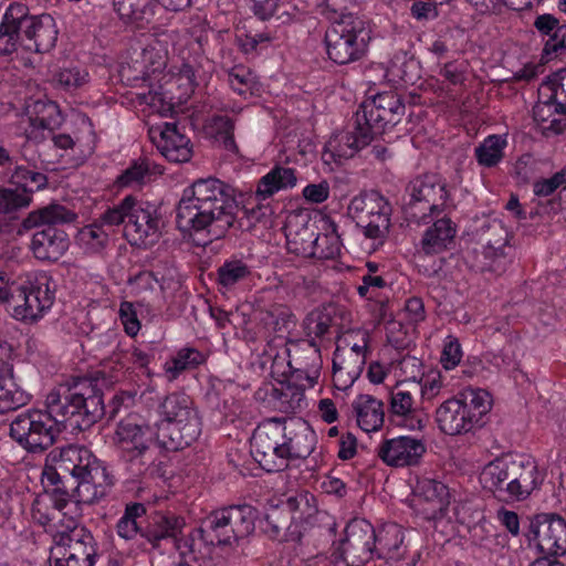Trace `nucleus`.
Returning <instances> with one entry per match:
<instances>
[{"mask_svg":"<svg viewBox=\"0 0 566 566\" xmlns=\"http://www.w3.org/2000/svg\"><path fill=\"white\" fill-rule=\"evenodd\" d=\"M405 114V105L400 97L391 92L380 93L365 101L355 113L357 125L366 126L375 138L388 127L398 124Z\"/></svg>","mask_w":566,"mask_h":566,"instance_id":"obj_15","label":"nucleus"},{"mask_svg":"<svg viewBox=\"0 0 566 566\" xmlns=\"http://www.w3.org/2000/svg\"><path fill=\"white\" fill-rule=\"evenodd\" d=\"M507 140L503 135L488 136L476 148L475 158L479 165L484 167H493L497 165L503 156Z\"/></svg>","mask_w":566,"mask_h":566,"instance_id":"obj_45","label":"nucleus"},{"mask_svg":"<svg viewBox=\"0 0 566 566\" xmlns=\"http://www.w3.org/2000/svg\"><path fill=\"white\" fill-rule=\"evenodd\" d=\"M374 137L366 126L357 125L356 118L347 130L335 134L325 146V154H329L337 161L354 157L360 149L373 142Z\"/></svg>","mask_w":566,"mask_h":566,"instance_id":"obj_25","label":"nucleus"},{"mask_svg":"<svg viewBox=\"0 0 566 566\" xmlns=\"http://www.w3.org/2000/svg\"><path fill=\"white\" fill-rule=\"evenodd\" d=\"M151 0H114V9L125 22L139 21L144 18Z\"/></svg>","mask_w":566,"mask_h":566,"instance_id":"obj_59","label":"nucleus"},{"mask_svg":"<svg viewBox=\"0 0 566 566\" xmlns=\"http://www.w3.org/2000/svg\"><path fill=\"white\" fill-rule=\"evenodd\" d=\"M71 506H75L66 492L60 486H54L52 492H45L35 497L31 507L32 520L43 527H52L62 517H67L74 522V512Z\"/></svg>","mask_w":566,"mask_h":566,"instance_id":"obj_20","label":"nucleus"},{"mask_svg":"<svg viewBox=\"0 0 566 566\" xmlns=\"http://www.w3.org/2000/svg\"><path fill=\"white\" fill-rule=\"evenodd\" d=\"M102 221L109 227L123 224L126 240L139 248L154 245L161 235L163 222L157 209L130 195L108 208L102 214Z\"/></svg>","mask_w":566,"mask_h":566,"instance_id":"obj_4","label":"nucleus"},{"mask_svg":"<svg viewBox=\"0 0 566 566\" xmlns=\"http://www.w3.org/2000/svg\"><path fill=\"white\" fill-rule=\"evenodd\" d=\"M205 360L203 355L190 347L180 349L167 360L164 365V369L167 378L171 381L175 380L182 371L191 368H196Z\"/></svg>","mask_w":566,"mask_h":566,"instance_id":"obj_43","label":"nucleus"},{"mask_svg":"<svg viewBox=\"0 0 566 566\" xmlns=\"http://www.w3.org/2000/svg\"><path fill=\"white\" fill-rule=\"evenodd\" d=\"M375 557L387 562H398L408 552L406 533L397 523L382 524L375 530Z\"/></svg>","mask_w":566,"mask_h":566,"instance_id":"obj_29","label":"nucleus"},{"mask_svg":"<svg viewBox=\"0 0 566 566\" xmlns=\"http://www.w3.org/2000/svg\"><path fill=\"white\" fill-rule=\"evenodd\" d=\"M455 233L457 229L451 219H438L424 231L420 249L427 255L441 253L452 243Z\"/></svg>","mask_w":566,"mask_h":566,"instance_id":"obj_31","label":"nucleus"},{"mask_svg":"<svg viewBox=\"0 0 566 566\" xmlns=\"http://www.w3.org/2000/svg\"><path fill=\"white\" fill-rule=\"evenodd\" d=\"M31 198L18 189H0V232L6 223L4 216L15 209L29 206Z\"/></svg>","mask_w":566,"mask_h":566,"instance_id":"obj_56","label":"nucleus"},{"mask_svg":"<svg viewBox=\"0 0 566 566\" xmlns=\"http://www.w3.org/2000/svg\"><path fill=\"white\" fill-rule=\"evenodd\" d=\"M252 275V269L241 259L226 260L217 270V281L224 291L233 290Z\"/></svg>","mask_w":566,"mask_h":566,"instance_id":"obj_40","label":"nucleus"},{"mask_svg":"<svg viewBox=\"0 0 566 566\" xmlns=\"http://www.w3.org/2000/svg\"><path fill=\"white\" fill-rule=\"evenodd\" d=\"M418 387L416 382H399L391 388L389 416L396 427L410 431H420L426 427L428 415L416 401Z\"/></svg>","mask_w":566,"mask_h":566,"instance_id":"obj_17","label":"nucleus"},{"mask_svg":"<svg viewBox=\"0 0 566 566\" xmlns=\"http://www.w3.org/2000/svg\"><path fill=\"white\" fill-rule=\"evenodd\" d=\"M174 544L176 549L179 552L180 566H196L195 564L198 562V555L195 552V543L190 536H182L174 539Z\"/></svg>","mask_w":566,"mask_h":566,"instance_id":"obj_64","label":"nucleus"},{"mask_svg":"<svg viewBox=\"0 0 566 566\" xmlns=\"http://www.w3.org/2000/svg\"><path fill=\"white\" fill-rule=\"evenodd\" d=\"M75 479L77 480V485L72 499L70 497L75 505L70 507L74 512V518L80 515L78 504H92L98 501L106 495L107 490L113 484V476L107 472L102 462Z\"/></svg>","mask_w":566,"mask_h":566,"instance_id":"obj_23","label":"nucleus"},{"mask_svg":"<svg viewBox=\"0 0 566 566\" xmlns=\"http://www.w3.org/2000/svg\"><path fill=\"white\" fill-rule=\"evenodd\" d=\"M289 366L292 371L300 374V378L304 377L311 386H314L322 368L321 352L316 343L294 344L293 348L289 349Z\"/></svg>","mask_w":566,"mask_h":566,"instance_id":"obj_30","label":"nucleus"},{"mask_svg":"<svg viewBox=\"0 0 566 566\" xmlns=\"http://www.w3.org/2000/svg\"><path fill=\"white\" fill-rule=\"evenodd\" d=\"M530 541L542 553L566 554V521L558 514L541 513L530 523Z\"/></svg>","mask_w":566,"mask_h":566,"instance_id":"obj_19","label":"nucleus"},{"mask_svg":"<svg viewBox=\"0 0 566 566\" xmlns=\"http://www.w3.org/2000/svg\"><path fill=\"white\" fill-rule=\"evenodd\" d=\"M228 83L235 93L244 98L259 95L261 91L255 74L243 65H237L228 72Z\"/></svg>","mask_w":566,"mask_h":566,"instance_id":"obj_44","label":"nucleus"},{"mask_svg":"<svg viewBox=\"0 0 566 566\" xmlns=\"http://www.w3.org/2000/svg\"><path fill=\"white\" fill-rule=\"evenodd\" d=\"M149 138L158 151L171 163H186L191 158L190 139L174 123L150 127Z\"/></svg>","mask_w":566,"mask_h":566,"instance_id":"obj_22","label":"nucleus"},{"mask_svg":"<svg viewBox=\"0 0 566 566\" xmlns=\"http://www.w3.org/2000/svg\"><path fill=\"white\" fill-rule=\"evenodd\" d=\"M76 219V214L61 205H50L36 211H32L22 221L25 230L45 226L55 227L56 224L71 223Z\"/></svg>","mask_w":566,"mask_h":566,"instance_id":"obj_36","label":"nucleus"},{"mask_svg":"<svg viewBox=\"0 0 566 566\" xmlns=\"http://www.w3.org/2000/svg\"><path fill=\"white\" fill-rule=\"evenodd\" d=\"M426 453V444L421 439L399 436L387 439L377 448V455L388 467L405 468L419 463Z\"/></svg>","mask_w":566,"mask_h":566,"instance_id":"obj_21","label":"nucleus"},{"mask_svg":"<svg viewBox=\"0 0 566 566\" xmlns=\"http://www.w3.org/2000/svg\"><path fill=\"white\" fill-rule=\"evenodd\" d=\"M104 227L109 226L102 221L101 216L96 222L87 224L78 230L75 237V243L85 253L95 254L102 252L109 241V233L104 229Z\"/></svg>","mask_w":566,"mask_h":566,"instance_id":"obj_39","label":"nucleus"},{"mask_svg":"<svg viewBox=\"0 0 566 566\" xmlns=\"http://www.w3.org/2000/svg\"><path fill=\"white\" fill-rule=\"evenodd\" d=\"M446 182L434 174H426L410 181L407 187L409 201L407 213L413 220H423L428 216L440 213L448 201Z\"/></svg>","mask_w":566,"mask_h":566,"instance_id":"obj_13","label":"nucleus"},{"mask_svg":"<svg viewBox=\"0 0 566 566\" xmlns=\"http://www.w3.org/2000/svg\"><path fill=\"white\" fill-rule=\"evenodd\" d=\"M156 439V433L138 413H129L116 426L114 441L128 461L142 460Z\"/></svg>","mask_w":566,"mask_h":566,"instance_id":"obj_18","label":"nucleus"},{"mask_svg":"<svg viewBox=\"0 0 566 566\" xmlns=\"http://www.w3.org/2000/svg\"><path fill=\"white\" fill-rule=\"evenodd\" d=\"M266 326H270L275 333H284L294 326V316L290 308L282 305H273L268 310L262 318Z\"/></svg>","mask_w":566,"mask_h":566,"instance_id":"obj_57","label":"nucleus"},{"mask_svg":"<svg viewBox=\"0 0 566 566\" xmlns=\"http://www.w3.org/2000/svg\"><path fill=\"white\" fill-rule=\"evenodd\" d=\"M419 496L430 504L431 517L441 515L449 504L448 488L440 481L424 479L418 484Z\"/></svg>","mask_w":566,"mask_h":566,"instance_id":"obj_41","label":"nucleus"},{"mask_svg":"<svg viewBox=\"0 0 566 566\" xmlns=\"http://www.w3.org/2000/svg\"><path fill=\"white\" fill-rule=\"evenodd\" d=\"M462 402L465 403V409H469L470 415L476 426L481 424V420L492 407L491 396L488 391L479 388H470L461 394Z\"/></svg>","mask_w":566,"mask_h":566,"instance_id":"obj_50","label":"nucleus"},{"mask_svg":"<svg viewBox=\"0 0 566 566\" xmlns=\"http://www.w3.org/2000/svg\"><path fill=\"white\" fill-rule=\"evenodd\" d=\"M235 210V201L223 182L214 178L199 179L184 190L176 221L182 231H206L214 240L233 226Z\"/></svg>","mask_w":566,"mask_h":566,"instance_id":"obj_1","label":"nucleus"},{"mask_svg":"<svg viewBox=\"0 0 566 566\" xmlns=\"http://www.w3.org/2000/svg\"><path fill=\"white\" fill-rule=\"evenodd\" d=\"M6 14L9 19V27L19 35V42L22 46L27 43L31 29L34 28V15L29 13V9L23 3L11 4Z\"/></svg>","mask_w":566,"mask_h":566,"instance_id":"obj_47","label":"nucleus"},{"mask_svg":"<svg viewBox=\"0 0 566 566\" xmlns=\"http://www.w3.org/2000/svg\"><path fill=\"white\" fill-rule=\"evenodd\" d=\"M375 528L364 518L352 520L333 544L331 566H361L375 557Z\"/></svg>","mask_w":566,"mask_h":566,"instance_id":"obj_8","label":"nucleus"},{"mask_svg":"<svg viewBox=\"0 0 566 566\" xmlns=\"http://www.w3.org/2000/svg\"><path fill=\"white\" fill-rule=\"evenodd\" d=\"M534 28L542 36H546L543 55L549 56L566 49V24H560L553 14L544 13L536 17Z\"/></svg>","mask_w":566,"mask_h":566,"instance_id":"obj_34","label":"nucleus"},{"mask_svg":"<svg viewBox=\"0 0 566 566\" xmlns=\"http://www.w3.org/2000/svg\"><path fill=\"white\" fill-rule=\"evenodd\" d=\"M11 184L20 193H28L31 198L33 192L45 187L46 177L42 172L18 165L11 174Z\"/></svg>","mask_w":566,"mask_h":566,"instance_id":"obj_48","label":"nucleus"},{"mask_svg":"<svg viewBox=\"0 0 566 566\" xmlns=\"http://www.w3.org/2000/svg\"><path fill=\"white\" fill-rule=\"evenodd\" d=\"M255 517V510L248 504L214 511L205 521V539L211 544L232 545L254 531Z\"/></svg>","mask_w":566,"mask_h":566,"instance_id":"obj_7","label":"nucleus"},{"mask_svg":"<svg viewBox=\"0 0 566 566\" xmlns=\"http://www.w3.org/2000/svg\"><path fill=\"white\" fill-rule=\"evenodd\" d=\"M46 415L56 427L70 421L73 428L86 429L95 423L104 412L102 396L87 379L60 384L45 399Z\"/></svg>","mask_w":566,"mask_h":566,"instance_id":"obj_3","label":"nucleus"},{"mask_svg":"<svg viewBox=\"0 0 566 566\" xmlns=\"http://www.w3.org/2000/svg\"><path fill=\"white\" fill-rule=\"evenodd\" d=\"M29 401V395L14 381L13 368L0 370V413L15 410Z\"/></svg>","mask_w":566,"mask_h":566,"instance_id":"obj_37","label":"nucleus"},{"mask_svg":"<svg viewBox=\"0 0 566 566\" xmlns=\"http://www.w3.org/2000/svg\"><path fill=\"white\" fill-rule=\"evenodd\" d=\"M285 431L281 454L286 468L290 459L306 458L313 452L316 434L310 424L300 418L286 420Z\"/></svg>","mask_w":566,"mask_h":566,"instance_id":"obj_24","label":"nucleus"},{"mask_svg":"<svg viewBox=\"0 0 566 566\" xmlns=\"http://www.w3.org/2000/svg\"><path fill=\"white\" fill-rule=\"evenodd\" d=\"M296 181L297 178L294 169L276 166L259 180L255 198L259 201L266 200L279 191L293 188Z\"/></svg>","mask_w":566,"mask_h":566,"instance_id":"obj_33","label":"nucleus"},{"mask_svg":"<svg viewBox=\"0 0 566 566\" xmlns=\"http://www.w3.org/2000/svg\"><path fill=\"white\" fill-rule=\"evenodd\" d=\"M208 133L220 142L226 149L234 150L237 148L233 138V123L226 116H214L207 125Z\"/></svg>","mask_w":566,"mask_h":566,"instance_id":"obj_54","label":"nucleus"},{"mask_svg":"<svg viewBox=\"0 0 566 566\" xmlns=\"http://www.w3.org/2000/svg\"><path fill=\"white\" fill-rule=\"evenodd\" d=\"M559 187L566 188V169L556 172L551 178L537 180L533 190L536 196L547 197Z\"/></svg>","mask_w":566,"mask_h":566,"instance_id":"obj_63","label":"nucleus"},{"mask_svg":"<svg viewBox=\"0 0 566 566\" xmlns=\"http://www.w3.org/2000/svg\"><path fill=\"white\" fill-rule=\"evenodd\" d=\"M367 23L352 13L335 18L325 31L328 57L337 64H348L361 59L370 40Z\"/></svg>","mask_w":566,"mask_h":566,"instance_id":"obj_6","label":"nucleus"},{"mask_svg":"<svg viewBox=\"0 0 566 566\" xmlns=\"http://www.w3.org/2000/svg\"><path fill=\"white\" fill-rule=\"evenodd\" d=\"M559 106L557 103L552 102H538L533 107V118L543 133L552 132L554 134H560L565 129V124L559 117L556 116V112Z\"/></svg>","mask_w":566,"mask_h":566,"instance_id":"obj_49","label":"nucleus"},{"mask_svg":"<svg viewBox=\"0 0 566 566\" xmlns=\"http://www.w3.org/2000/svg\"><path fill=\"white\" fill-rule=\"evenodd\" d=\"M436 422L449 436L463 434L478 427L460 398L443 401L436 410Z\"/></svg>","mask_w":566,"mask_h":566,"instance_id":"obj_26","label":"nucleus"},{"mask_svg":"<svg viewBox=\"0 0 566 566\" xmlns=\"http://www.w3.org/2000/svg\"><path fill=\"white\" fill-rule=\"evenodd\" d=\"M321 230L323 233H315V243L313 258L316 259H334L340 253V239L337 233L336 223L329 218L324 217L321 219Z\"/></svg>","mask_w":566,"mask_h":566,"instance_id":"obj_38","label":"nucleus"},{"mask_svg":"<svg viewBox=\"0 0 566 566\" xmlns=\"http://www.w3.org/2000/svg\"><path fill=\"white\" fill-rule=\"evenodd\" d=\"M503 247L504 243H501L499 247L488 244L483 248L482 256L484 262L481 264V270L491 272H500L504 270L505 254Z\"/></svg>","mask_w":566,"mask_h":566,"instance_id":"obj_61","label":"nucleus"},{"mask_svg":"<svg viewBox=\"0 0 566 566\" xmlns=\"http://www.w3.org/2000/svg\"><path fill=\"white\" fill-rule=\"evenodd\" d=\"M369 338V333L366 329H349L342 335L336 348L348 354L356 353L357 355L367 356Z\"/></svg>","mask_w":566,"mask_h":566,"instance_id":"obj_53","label":"nucleus"},{"mask_svg":"<svg viewBox=\"0 0 566 566\" xmlns=\"http://www.w3.org/2000/svg\"><path fill=\"white\" fill-rule=\"evenodd\" d=\"M543 481L544 474L535 460L526 457L496 458L480 472L483 488L507 503L527 500Z\"/></svg>","mask_w":566,"mask_h":566,"instance_id":"obj_2","label":"nucleus"},{"mask_svg":"<svg viewBox=\"0 0 566 566\" xmlns=\"http://www.w3.org/2000/svg\"><path fill=\"white\" fill-rule=\"evenodd\" d=\"M179 532L180 524L177 518L161 516L157 521L156 526L149 530L144 536L156 546L163 539L171 538L174 541Z\"/></svg>","mask_w":566,"mask_h":566,"instance_id":"obj_58","label":"nucleus"},{"mask_svg":"<svg viewBox=\"0 0 566 566\" xmlns=\"http://www.w3.org/2000/svg\"><path fill=\"white\" fill-rule=\"evenodd\" d=\"M56 83L66 91L81 88L90 81L88 72L77 65L63 67L54 76Z\"/></svg>","mask_w":566,"mask_h":566,"instance_id":"obj_55","label":"nucleus"},{"mask_svg":"<svg viewBox=\"0 0 566 566\" xmlns=\"http://www.w3.org/2000/svg\"><path fill=\"white\" fill-rule=\"evenodd\" d=\"M305 405L304 392L295 387H286L280 392V409L283 412H295Z\"/></svg>","mask_w":566,"mask_h":566,"instance_id":"obj_62","label":"nucleus"},{"mask_svg":"<svg viewBox=\"0 0 566 566\" xmlns=\"http://www.w3.org/2000/svg\"><path fill=\"white\" fill-rule=\"evenodd\" d=\"M357 424L365 432L378 431L385 419L384 403L370 395H359L353 401Z\"/></svg>","mask_w":566,"mask_h":566,"instance_id":"obj_32","label":"nucleus"},{"mask_svg":"<svg viewBox=\"0 0 566 566\" xmlns=\"http://www.w3.org/2000/svg\"><path fill=\"white\" fill-rule=\"evenodd\" d=\"M30 125L25 129L28 139L40 142L51 135L62 124L61 111L51 101H35L29 106Z\"/></svg>","mask_w":566,"mask_h":566,"instance_id":"obj_27","label":"nucleus"},{"mask_svg":"<svg viewBox=\"0 0 566 566\" xmlns=\"http://www.w3.org/2000/svg\"><path fill=\"white\" fill-rule=\"evenodd\" d=\"M286 238L289 249L292 252L304 258H313V254H315V231L311 229L308 226L302 228L300 231L295 233L289 230Z\"/></svg>","mask_w":566,"mask_h":566,"instance_id":"obj_52","label":"nucleus"},{"mask_svg":"<svg viewBox=\"0 0 566 566\" xmlns=\"http://www.w3.org/2000/svg\"><path fill=\"white\" fill-rule=\"evenodd\" d=\"M391 206L379 192L360 193L350 200L348 216L370 239H384L390 228Z\"/></svg>","mask_w":566,"mask_h":566,"instance_id":"obj_12","label":"nucleus"},{"mask_svg":"<svg viewBox=\"0 0 566 566\" xmlns=\"http://www.w3.org/2000/svg\"><path fill=\"white\" fill-rule=\"evenodd\" d=\"M286 419L270 418L260 423L251 439V454L268 472L281 471L285 460L281 447L285 436Z\"/></svg>","mask_w":566,"mask_h":566,"instance_id":"obj_14","label":"nucleus"},{"mask_svg":"<svg viewBox=\"0 0 566 566\" xmlns=\"http://www.w3.org/2000/svg\"><path fill=\"white\" fill-rule=\"evenodd\" d=\"M56 39L53 18L49 14L34 15V28L31 29L24 48L34 52H48L55 45Z\"/></svg>","mask_w":566,"mask_h":566,"instance_id":"obj_35","label":"nucleus"},{"mask_svg":"<svg viewBox=\"0 0 566 566\" xmlns=\"http://www.w3.org/2000/svg\"><path fill=\"white\" fill-rule=\"evenodd\" d=\"M336 310L334 306H323L310 312L303 321V328L308 342L315 343L316 338L326 335L333 324V315Z\"/></svg>","mask_w":566,"mask_h":566,"instance_id":"obj_42","label":"nucleus"},{"mask_svg":"<svg viewBox=\"0 0 566 566\" xmlns=\"http://www.w3.org/2000/svg\"><path fill=\"white\" fill-rule=\"evenodd\" d=\"M60 427L43 410H27L10 423V437L29 452H42L50 448L60 433Z\"/></svg>","mask_w":566,"mask_h":566,"instance_id":"obj_10","label":"nucleus"},{"mask_svg":"<svg viewBox=\"0 0 566 566\" xmlns=\"http://www.w3.org/2000/svg\"><path fill=\"white\" fill-rule=\"evenodd\" d=\"M156 439L165 449L176 451L190 446L201 432L200 420L186 394H170L158 407Z\"/></svg>","mask_w":566,"mask_h":566,"instance_id":"obj_5","label":"nucleus"},{"mask_svg":"<svg viewBox=\"0 0 566 566\" xmlns=\"http://www.w3.org/2000/svg\"><path fill=\"white\" fill-rule=\"evenodd\" d=\"M98 463L101 462L83 446L55 448L46 455L42 483L44 486H59L65 478L75 479Z\"/></svg>","mask_w":566,"mask_h":566,"instance_id":"obj_11","label":"nucleus"},{"mask_svg":"<svg viewBox=\"0 0 566 566\" xmlns=\"http://www.w3.org/2000/svg\"><path fill=\"white\" fill-rule=\"evenodd\" d=\"M154 174H161L158 166L148 160H138L117 177L119 187L136 188L148 182Z\"/></svg>","mask_w":566,"mask_h":566,"instance_id":"obj_46","label":"nucleus"},{"mask_svg":"<svg viewBox=\"0 0 566 566\" xmlns=\"http://www.w3.org/2000/svg\"><path fill=\"white\" fill-rule=\"evenodd\" d=\"M55 284L44 272L35 273L12 291V315L24 322L35 321L51 308L54 302Z\"/></svg>","mask_w":566,"mask_h":566,"instance_id":"obj_9","label":"nucleus"},{"mask_svg":"<svg viewBox=\"0 0 566 566\" xmlns=\"http://www.w3.org/2000/svg\"><path fill=\"white\" fill-rule=\"evenodd\" d=\"M70 245L65 231L56 227H44L32 234L30 249L40 261H57Z\"/></svg>","mask_w":566,"mask_h":566,"instance_id":"obj_28","label":"nucleus"},{"mask_svg":"<svg viewBox=\"0 0 566 566\" xmlns=\"http://www.w3.org/2000/svg\"><path fill=\"white\" fill-rule=\"evenodd\" d=\"M252 10L255 15L261 20H268L273 15L282 19L284 15L290 19L289 8L291 7L287 2L282 0H252Z\"/></svg>","mask_w":566,"mask_h":566,"instance_id":"obj_60","label":"nucleus"},{"mask_svg":"<svg viewBox=\"0 0 566 566\" xmlns=\"http://www.w3.org/2000/svg\"><path fill=\"white\" fill-rule=\"evenodd\" d=\"M95 555L92 534L83 527H73L54 536L49 562L50 566H93Z\"/></svg>","mask_w":566,"mask_h":566,"instance_id":"obj_16","label":"nucleus"},{"mask_svg":"<svg viewBox=\"0 0 566 566\" xmlns=\"http://www.w3.org/2000/svg\"><path fill=\"white\" fill-rule=\"evenodd\" d=\"M145 513L146 510L143 504L134 503L128 505L116 525L118 536L126 541L133 539L139 532L137 520L143 517Z\"/></svg>","mask_w":566,"mask_h":566,"instance_id":"obj_51","label":"nucleus"}]
</instances>
